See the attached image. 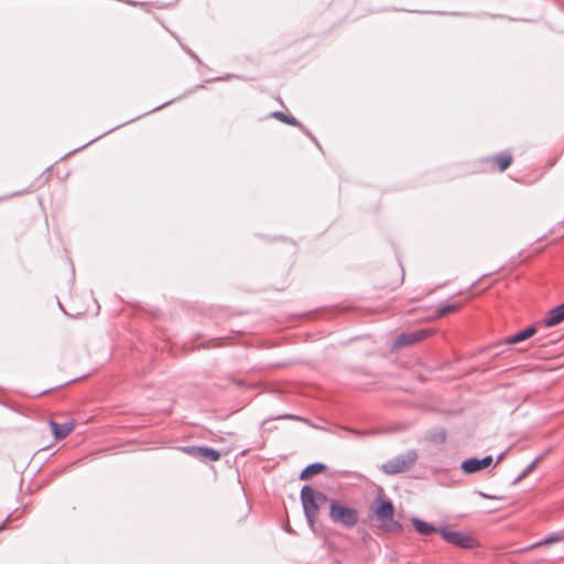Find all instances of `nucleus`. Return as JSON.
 Masks as SVG:
<instances>
[{"label": "nucleus", "instance_id": "1", "mask_svg": "<svg viewBox=\"0 0 564 564\" xmlns=\"http://www.w3.org/2000/svg\"><path fill=\"white\" fill-rule=\"evenodd\" d=\"M373 514L379 521V528L387 533H399L402 530L401 524L394 520V506L393 503L379 497L375 501Z\"/></svg>", "mask_w": 564, "mask_h": 564}, {"label": "nucleus", "instance_id": "2", "mask_svg": "<svg viewBox=\"0 0 564 564\" xmlns=\"http://www.w3.org/2000/svg\"><path fill=\"white\" fill-rule=\"evenodd\" d=\"M329 518L334 523L350 529L358 522V510L337 500H333L329 505Z\"/></svg>", "mask_w": 564, "mask_h": 564}, {"label": "nucleus", "instance_id": "3", "mask_svg": "<svg viewBox=\"0 0 564 564\" xmlns=\"http://www.w3.org/2000/svg\"><path fill=\"white\" fill-rule=\"evenodd\" d=\"M417 459V454L414 449L408 451L382 464L381 469L386 474H398L410 469Z\"/></svg>", "mask_w": 564, "mask_h": 564}, {"label": "nucleus", "instance_id": "4", "mask_svg": "<svg viewBox=\"0 0 564 564\" xmlns=\"http://www.w3.org/2000/svg\"><path fill=\"white\" fill-rule=\"evenodd\" d=\"M441 536L448 543L462 549H475L478 546L477 540L469 533L455 531L449 528L441 529Z\"/></svg>", "mask_w": 564, "mask_h": 564}, {"label": "nucleus", "instance_id": "5", "mask_svg": "<svg viewBox=\"0 0 564 564\" xmlns=\"http://www.w3.org/2000/svg\"><path fill=\"white\" fill-rule=\"evenodd\" d=\"M301 499L305 516L307 517L310 524L313 525L318 512L316 490L310 486H304L301 491Z\"/></svg>", "mask_w": 564, "mask_h": 564}, {"label": "nucleus", "instance_id": "6", "mask_svg": "<svg viewBox=\"0 0 564 564\" xmlns=\"http://www.w3.org/2000/svg\"><path fill=\"white\" fill-rule=\"evenodd\" d=\"M404 281V271L399 263H394L388 271L381 274V284L383 288L394 289Z\"/></svg>", "mask_w": 564, "mask_h": 564}, {"label": "nucleus", "instance_id": "7", "mask_svg": "<svg viewBox=\"0 0 564 564\" xmlns=\"http://www.w3.org/2000/svg\"><path fill=\"white\" fill-rule=\"evenodd\" d=\"M181 451L187 455L198 457L203 460L217 462L220 458V453L208 447L202 446H185Z\"/></svg>", "mask_w": 564, "mask_h": 564}, {"label": "nucleus", "instance_id": "8", "mask_svg": "<svg viewBox=\"0 0 564 564\" xmlns=\"http://www.w3.org/2000/svg\"><path fill=\"white\" fill-rule=\"evenodd\" d=\"M431 335H432V332L427 330V329H421V330H416V332H413L410 334H402L397 338V340L394 343V347L399 348V347H403V346H410V345H413V344L424 340L425 338H427Z\"/></svg>", "mask_w": 564, "mask_h": 564}, {"label": "nucleus", "instance_id": "9", "mask_svg": "<svg viewBox=\"0 0 564 564\" xmlns=\"http://www.w3.org/2000/svg\"><path fill=\"white\" fill-rule=\"evenodd\" d=\"M492 464V457L486 456L482 459L469 458L463 462L462 469L466 474H473L488 468Z\"/></svg>", "mask_w": 564, "mask_h": 564}, {"label": "nucleus", "instance_id": "10", "mask_svg": "<svg viewBox=\"0 0 564 564\" xmlns=\"http://www.w3.org/2000/svg\"><path fill=\"white\" fill-rule=\"evenodd\" d=\"M564 321V303L558 305L547 313V317L544 321L546 327L555 326Z\"/></svg>", "mask_w": 564, "mask_h": 564}, {"label": "nucleus", "instance_id": "11", "mask_svg": "<svg viewBox=\"0 0 564 564\" xmlns=\"http://www.w3.org/2000/svg\"><path fill=\"white\" fill-rule=\"evenodd\" d=\"M51 429L56 440H63L74 430V423L70 421L62 424L51 422Z\"/></svg>", "mask_w": 564, "mask_h": 564}, {"label": "nucleus", "instance_id": "12", "mask_svg": "<svg viewBox=\"0 0 564 564\" xmlns=\"http://www.w3.org/2000/svg\"><path fill=\"white\" fill-rule=\"evenodd\" d=\"M489 161L496 164L500 172H503L511 165L513 159L510 153L505 152L494 156Z\"/></svg>", "mask_w": 564, "mask_h": 564}, {"label": "nucleus", "instance_id": "13", "mask_svg": "<svg viewBox=\"0 0 564 564\" xmlns=\"http://www.w3.org/2000/svg\"><path fill=\"white\" fill-rule=\"evenodd\" d=\"M412 524L415 528V530L420 534H423V535H430V534L437 532V529L435 527H433L432 524H430L419 518H413Z\"/></svg>", "mask_w": 564, "mask_h": 564}, {"label": "nucleus", "instance_id": "14", "mask_svg": "<svg viewBox=\"0 0 564 564\" xmlns=\"http://www.w3.org/2000/svg\"><path fill=\"white\" fill-rule=\"evenodd\" d=\"M325 469H326V466L321 463L312 464L302 470V473L300 475V479L306 480L314 475L323 473Z\"/></svg>", "mask_w": 564, "mask_h": 564}, {"label": "nucleus", "instance_id": "15", "mask_svg": "<svg viewBox=\"0 0 564 564\" xmlns=\"http://www.w3.org/2000/svg\"><path fill=\"white\" fill-rule=\"evenodd\" d=\"M534 334H535V328L534 327H528V328L519 332L518 334H516L513 336H510L507 339V343L508 344H517V343H520L522 340H525V339L532 337Z\"/></svg>", "mask_w": 564, "mask_h": 564}, {"label": "nucleus", "instance_id": "16", "mask_svg": "<svg viewBox=\"0 0 564 564\" xmlns=\"http://www.w3.org/2000/svg\"><path fill=\"white\" fill-rule=\"evenodd\" d=\"M463 307V304L462 303H455V304H449V305H445L443 307H441L437 312H436V315L433 317V318H440L442 316H445L447 314H451V313H454V312H457L458 310H460Z\"/></svg>", "mask_w": 564, "mask_h": 564}, {"label": "nucleus", "instance_id": "17", "mask_svg": "<svg viewBox=\"0 0 564 564\" xmlns=\"http://www.w3.org/2000/svg\"><path fill=\"white\" fill-rule=\"evenodd\" d=\"M273 116L282 122H285V123H289L292 126H294L296 123V120L294 118H289L283 112L278 111V112H274Z\"/></svg>", "mask_w": 564, "mask_h": 564}, {"label": "nucleus", "instance_id": "18", "mask_svg": "<svg viewBox=\"0 0 564 564\" xmlns=\"http://www.w3.org/2000/svg\"><path fill=\"white\" fill-rule=\"evenodd\" d=\"M326 500H327V497L324 494L316 491V502L318 505L326 502Z\"/></svg>", "mask_w": 564, "mask_h": 564}, {"label": "nucleus", "instance_id": "19", "mask_svg": "<svg viewBox=\"0 0 564 564\" xmlns=\"http://www.w3.org/2000/svg\"><path fill=\"white\" fill-rule=\"evenodd\" d=\"M554 541H557V539H546V540L544 541V543H545V544H549V543L554 542Z\"/></svg>", "mask_w": 564, "mask_h": 564}]
</instances>
